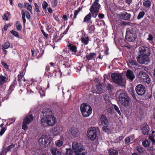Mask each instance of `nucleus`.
<instances>
[{
	"label": "nucleus",
	"mask_w": 155,
	"mask_h": 155,
	"mask_svg": "<svg viewBox=\"0 0 155 155\" xmlns=\"http://www.w3.org/2000/svg\"><path fill=\"white\" fill-rule=\"evenodd\" d=\"M58 65L59 69V71H57V70H55L53 73L45 72V75L47 76L48 78H51L53 76V73L55 72V75L56 76H58L59 74L61 76L62 74L61 71L65 75L70 74L71 71L67 72L68 71L69 68L70 67V65L68 63H65L64 61H58ZM69 70L70 71V70Z\"/></svg>",
	"instance_id": "obj_1"
},
{
	"label": "nucleus",
	"mask_w": 155,
	"mask_h": 155,
	"mask_svg": "<svg viewBox=\"0 0 155 155\" xmlns=\"http://www.w3.org/2000/svg\"><path fill=\"white\" fill-rule=\"evenodd\" d=\"M117 93L119 95V104L122 107L129 106L131 102V99L126 92L121 89L118 90Z\"/></svg>",
	"instance_id": "obj_2"
},
{
	"label": "nucleus",
	"mask_w": 155,
	"mask_h": 155,
	"mask_svg": "<svg viewBox=\"0 0 155 155\" xmlns=\"http://www.w3.org/2000/svg\"><path fill=\"white\" fill-rule=\"evenodd\" d=\"M72 147V149L75 150V155H85L87 153L83 145L81 143L74 142Z\"/></svg>",
	"instance_id": "obj_3"
},
{
	"label": "nucleus",
	"mask_w": 155,
	"mask_h": 155,
	"mask_svg": "<svg viewBox=\"0 0 155 155\" xmlns=\"http://www.w3.org/2000/svg\"><path fill=\"white\" fill-rule=\"evenodd\" d=\"M41 121V124L45 127L54 125L57 122V120L54 116L52 115L44 119L42 118Z\"/></svg>",
	"instance_id": "obj_4"
},
{
	"label": "nucleus",
	"mask_w": 155,
	"mask_h": 155,
	"mask_svg": "<svg viewBox=\"0 0 155 155\" xmlns=\"http://www.w3.org/2000/svg\"><path fill=\"white\" fill-rule=\"evenodd\" d=\"M80 110L84 117H88L92 112L91 107L88 104L84 103L81 104L80 106Z\"/></svg>",
	"instance_id": "obj_5"
},
{
	"label": "nucleus",
	"mask_w": 155,
	"mask_h": 155,
	"mask_svg": "<svg viewBox=\"0 0 155 155\" xmlns=\"http://www.w3.org/2000/svg\"><path fill=\"white\" fill-rule=\"evenodd\" d=\"M136 30L135 28H128L127 29L125 38L129 41H134L137 38Z\"/></svg>",
	"instance_id": "obj_6"
},
{
	"label": "nucleus",
	"mask_w": 155,
	"mask_h": 155,
	"mask_svg": "<svg viewBox=\"0 0 155 155\" xmlns=\"http://www.w3.org/2000/svg\"><path fill=\"white\" fill-rule=\"evenodd\" d=\"M99 1V0H95L89 9L92 16L94 18L97 17L101 7V5L98 3Z\"/></svg>",
	"instance_id": "obj_7"
},
{
	"label": "nucleus",
	"mask_w": 155,
	"mask_h": 155,
	"mask_svg": "<svg viewBox=\"0 0 155 155\" xmlns=\"http://www.w3.org/2000/svg\"><path fill=\"white\" fill-rule=\"evenodd\" d=\"M140 55L137 57V61L140 64L145 63V46H141L139 48Z\"/></svg>",
	"instance_id": "obj_8"
},
{
	"label": "nucleus",
	"mask_w": 155,
	"mask_h": 155,
	"mask_svg": "<svg viewBox=\"0 0 155 155\" xmlns=\"http://www.w3.org/2000/svg\"><path fill=\"white\" fill-rule=\"evenodd\" d=\"M87 136L90 140L94 141L96 139L97 136V130L96 128H89L87 131Z\"/></svg>",
	"instance_id": "obj_9"
},
{
	"label": "nucleus",
	"mask_w": 155,
	"mask_h": 155,
	"mask_svg": "<svg viewBox=\"0 0 155 155\" xmlns=\"http://www.w3.org/2000/svg\"><path fill=\"white\" fill-rule=\"evenodd\" d=\"M102 127L103 130L105 132H107L109 131V129L108 128L109 125V122L107 117L104 115H102L100 118Z\"/></svg>",
	"instance_id": "obj_10"
},
{
	"label": "nucleus",
	"mask_w": 155,
	"mask_h": 155,
	"mask_svg": "<svg viewBox=\"0 0 155 155\" xmlns=\"http://www.w3.org/2000/svg\"><path fill=\"white\" fill-rule=\"evenodd\" d=\"M38 142L44 147H46L50 145L51 141L46 135H42L39 139Z\"/></svg>",
	"instance_id": "obj_11"
},
{
	"label": "nucleus",
	"mask_w": 155,
	"mask_h": 155,
	"mask_svg": "<svg viewBox=\"0 0 155 155\" xmlns=\"http://www.w3.org/2000/svg\"><path fill=\"white\" fill-rule=\"evenodd\" d=\"M111 78L113 82L120 85H121L123 83V78L122 76L117 73H114L111 75Z\"/></svg>",
	"instance_id": "obj_12"
},
{
	"label": "nucleus",
	"mask_w": 155,
	"mask_h": 155,
	"mask_svg": "<svg viewBox=\"0 0 155 155\" xmlns=\"http://www.w3.org/2000/svg\"><path fill=\"white\" fill-rule=\"evenodd\" d=\"M90 50L91 49H87L85 52L86 54L85 57L87 60L88 61L91 60H94L97 55V54L96 53L91 52Z\"/></svg>",
	"instance_id": "obj_13"
},
{
	"label": "nucleus",
	"mask_w": 155,
	"mask_h": 155,
	"mask_svg": "<svg viewBox=\"0 0 155 155\" xmlns=\"http://www.w3.org/2000/svg\"><path fill=\"white\" fill-rule=\"evenodd\" d=\"M52 115V112L51 109L49 108H45L43 110L41 113V119L42 118H45Z\"/></svg>",
	"instance_id": "obj_14"
},
{
	"label": "nucleus",
	"mask_w": 155,
	"mask_h": 155,
	"mask_svg": "<svg viewBox=\"0 0 155 155\" xmlns=\"http://www.w3.org/2000/svg\"><path fill=\"white\" fill-rule=\"evenodd\" d=\"M95 81L97 82L96 88L97 92H96V93L100 94V93H103L105 91L104 85L103 84L101 83L98 78H96Z\"/></svg>",
	"instance_id": "obj_15"
},
{
	"label": "nucleus",
	"mask_w": 155,
	"mask_h": 155,
	"mask_svg": "<svg viewBox=\"0 0 155 155\" xmlns=\"http://www.w3.org/2000/svg\"><path fill=\"white\" fill-rule=\"evenodd\" d=\"M62 126L60 125H58L53 127L51 131L54 136H57L60 135L62 132Z\"/></svg>",
	"instance_id": "obj_16"
},
{
	"label": "nucleus",
	"mask_w": 155,
	"mask_h": 155,
	"mask_svg": "<svg viewBox=\"0 0 155 155\" xmlns=\"http://www.w3.org/2000/svg\"><path fill=\"white\" fill-rule=\"evenodd\" d=\"M135 91L137 94L139 95H142L145 93V87L142 84H138L135 87Z\"/></svg>",
	"instance_id": "obj_17"
},
{
	"label": "nucleus",
	"mask_w": 155,
	"mask_h": 155,
	"mask_svg": "<svg viewBox=\"0 0 155 155\" xmlns=\"http://www.w3.org/2000/svg\"><path fill=\"white\" fill-rule=\"evenodd\" d=\"M119 17L122 20L129 21L130 18L131 14L128 13L127 12H121L119 15Z\"/></svg>",
	"instance_id": "obj_18"
},
{
	"label": "nucleus",
	"mask_w": 155,
	"mask_h": 155,
	"mask_svg": "<svg viewBox=\"0 0 155 155\" xmlns=\"http://www.w3.org/2000/svg\"><path fill=\"white\" fill-rule=\"evenodd\" d=\"M16 80V78H15L13 82L11 84L9 87V89L7 91V99H8L9 95L14 90L15 87V84Z\"/></svg>",
	"instance_id": "obj_19"
},
{
	"label": "nucleus",
	"mask_w": 155,
	"mask_h": 155,
	"mask_svg": "<svg viewBox=\"0 0 155 155\" xmlns=\"http://www.w3.org/2000/svg\"><path fill=\"white\" fill-rule=\"evenodd\" d=\"M34 119V117L30 113L28 115H27L23 120V121L25 123H27L28 124H29L30 123L32 122Z\"/></svg>",
	"instance_id": "obj_20"
},
{
	"label": "nucleus",
	"mask_w": 155,
	"mask_h": 155,
	"mask_svg": "<svg viewBox=\"0 0 155 155\" xmlns=\"http://www.w3.org/2000/svg\"><path fill=\"white\" fill-rule=\"evenodd\" d=\"M126 76L127 78L130 80L131 81H132L135 77L133 72L130 70L127 71L126 74Z\"/></svg>",
	"instance_id": "obj_21"
},
{
	"label": "nucleus",
	"mask_w": 155,
	"mask_h": 155,
	"mask_svg": "<svg viewBox=\"0 0 155 155\" xmlns=\"http://www.w3.org/2000/svg\"><path fill=\"white\" fill-rule=\"evenodd\" d=\"M8 78L1 74L0 75V88H2V85L8 81Z\"/></svg>",
	"instance_id": "obj_22"
},
{
	"label": "nucleus",
	"mask_w": 155,
	"mask_h": 155,
	"mask_svg": "<svg viewBox=\"0 0 155 155\" xmlns=\"http://www.w3.org/2000/svg\"><path fill=\"white\" fill-rule=\"evenodd\" d=\"M50 151L53 155H61V152L55 147L52 148Z\"/></svg>",
	"instance_id": "obj_23"
},
{
	"label": "nucleus",
	"mask_w": 155,
	"mask_h": 155,
	"mask_svg": "<svg viewBox=\"0 0 155 155\" xmlns=\"http://www.w3.org/2000/svg\"><path fill=\"white\" fill-rule=\"evenodd\" d=\"M25 74V72L24 71H22L21 72H20L19 74H18V81L20 86H21L22 84L21 83V79L24 76Z\"/></svg>",
	"instance_id": "obj_24"
},
{
	"label": "nucleus",
	"mask_w": 155,
	"mask_h": 155,
	"mask_svg": "<svg viewBox=\"0 0 155 155\" xmlns=\"http://www.w3.org/2000/svg\"><path fill=\"white\" fill-rule=\"evenodd\" d=\"M81 40L84 45H86L88 44L90 39L88 36L85 37H82Z\"/></svg>",
	"instance_id": "obj_25"
},
{
	"label": "nucleus",
	"mask_w": 155,
	"mask_h": 155,
	"mask_svg": "<svg viewBox=\"0 0 155 155\" xmlns=\"http://www.w3.org/2000/svg\"><path fill=\"white\" fill-rule=\"evenodd\" d=\"M68 46L70 50L72 52H74V54L77 52V47L76 46L69 43Z\"/></svg>",
	"instance_id": "obj_26"
},
{
	"label": "nucleus",
	"mask_w": 155,
	"mask_h": 155,
	"mask_svg": "<svg viewBox=\"0 0 155 155\" xmlns=\"http://www.w3.org/2000/svg\"><path fill=\"white\" fill-rule=\"evenodd\" d=\"M147 51V53H146V64H147L149 62H150V59L148 57L150 54V49L147 47H146V51Z\"/></svg>",
	"instance_id": "obj_27"
},
{
	"label": "nucleus",
	"mask_w": 155,
	"mask_h": 155,
	"mask_svg": "<svg viewBox=\"0 0 155 155\" xmlns=\"http://www.w3.org/2000/svg\"><path fill=\"white\" fill-rule=\"evenodd\" d=\"M127 63L129 67L131 68V66H130V65L131 66H137V64L136 62L132 59H130L127 61Z\"/></svg>",
	"instance_id": "obj_28"
},
{
	"label": "nucleus",
	"mask_w": 155,
	"mask_h": 155,
	"mask_svg": "<svg viewBox=\"0 0 155 155\" xmlns=\"http://www.w3.org/2000/svg\"><path fill=\"white\" fill-rule=\"evenodd\" d=\"M145 75V73L143 71L140 72L138 76V78L141 80H143L144 82L145 81V79L144 78Z\"/></svg>",
	"instance_id": "obj_29"
},
{
	"label": "nucleus",
	"mask_w": 155,
	"mask_h": 155,
	"mask_svg": "<svg viewBox=\"0 0 155 155\" xmlns=\"http://www.w3.org/2000/svg\"><path fill=\"white\" fill-rule=\"evenodd\" d=\"M69 132L74 137H76L77 132L76 129L73 127H71L69 130Z\"/></svg>",
	"instance_id": "obj_30"
},
{
	"label": "nucleus",
	"mask_w": 155,
	"mask_h": 155,
	"mask_svg": "<svg viewBox=\"0 0 155 155\" xmlns=\"http://www.w3.org/2000/svg\"><path fill=\"white\" fill-rule=\"evenodd\" d=\"M15 147V145L14 144H12L8 146L6 148H5L3 149V150L5 152V154H6V153L7 152L9 151H10L11 149H12V148H14Z\"/></svg>",
	"instance_id": "obj_31"
},
{
	"label": "nucleus",
	"mask_w": 155,
	"mask_h": 155,
	"mask_svg": "<svg viewBox=\"0 0 155 155\" xmlns=\"http://www.w3.org/2000/svg\"><path fill=\"white\" fill-rule=\"evenodd\" d=\"M109 155H117L118 152L117 150L113 149H110L108 150Z\"/></svg>",
	"instance_id": "obj_32"
},
{
	"label": "nucleus",
	"mask_w": 155,
	"mask_h": 155,
	"mask_svg": "<svg viewBox=\"0 0 155 155\" xmlns=\"http://www.w3.org/2000/svg\"><path fill=\"white\" fill-rule=\"evenodd\" d=\"M155 137V131H153L152 132L151 135L149 136V139L153 143H155V140L154 137Z\"/></svg>",
	"instance_id": "obj_33"
},
{
	"label": "nucleus",
	"mask_w": 155,
	"mask_h": 155,
	"mask_svg": "<svg viewBox=\"0 0 155 155\" xmlns=\"http://www.w3.org/2000/svg\"><path fill=\"white\" fill-rule=\"evenodd\" d=\"M66 151L65 152V154L66 155H73L75 151H73V150L70 148H66L65 149Z\"/></svg>",
	"instance_id": "obj_34"
},
{
	"label": "nucleus",
	"mask_w": 155,
	"mask_h": 155,
	"mask_svg": "<svg viewBox=\"0 0 155 155\" xmlns=\"http://www.w3.org/2000/svg\"><path fill=\"white\" fill-rule=\"evenodd\" d=\"M136 150L138 151L140 155H143L145 150L143 148L140 146L137 147Z\"/></svg>",
	"instance_id": "obj_35"
},
{
	"label": "nucleus",
	"mask_w": 155,
	"mask_h": 155,
	"mask_svg": "<svg viewBox=\"0 0 155 155\" xmlns=\"http://www.w3.org/2000/svg\"><path fill=\"white\" fill-rule=\"evenodd\" d=\"M87 28L89 31V32L90 33H92L94 32L95 30L94 26L93 25L89 24L88 25Z\"/></svg>",
	"instance_id": "obj_36"
},
{
	"label": "nucleus",
	"mask_w": 155,
	"mask_h": 155,
	"mask_svg": "<svg viewBox=\"0 0 155 155\" xmlns=\"http://www.w3.org/2000/svg\"><path fill=\"white\" fill-rule=\"evenodd\" d=\"M15 27L18 31H21L22 29V26L19 21H17L15 23Z\"/></svg>",
	"instance_id": "obj_37"
},
{
	"label": "nucleus",
	"mask_w": 155,
	"mask_h": 155,
	"mask_svg": "<svg viewBox=\"0 0 155 155\" xmlns=\"http://www.w3.org/2000/svg\"><path fill=\"white\" fill-rule=\"evenodd\" d=\"M91 13H89L88 15H86L84 19V22H88L91 18Z\"/></svg>",
	"instance_id": "obj_38"
},
{
	"label": "nucleus",
	"mask_w": 155,
	"mask_h": 155,
	"mask_svg": "<svg viewBox=\"0 0 155 155\" xmlns=\"http://www.w3.org/2000/svg\"><path fill=\"white\" fill-rule=\"evenodd\" d=\"M10 15V13L8 11H6L5 13L2 16L3 19L4 20L8 21V17Z\"/></svg>",
	"instance_id": "obj_39"
},
{
	"label": "nucleus",
	"mask_w": 155,
	"mask_h": 155,
	"mask_svg": "<svg viewBox=\"0 0 155 155\" xmlns=\"http://www.w3.org/2000/svg\"><path fill=\"white\" fill-rule=\"evenodd\" d=\"M61 38H59L58 36V35L57 33H55L54 35L53 40V42H57L59 41Z\"/></svg>",
	"instance_id": "obj_40"
},
{
	"label": "nucleus",
	"mask_w": 155,
	"mask_h": 155,
	"mask_svg": "<svg viewBox=\"0 0 155 155\" xmlns=\"http://www.w3.org/2000/svg\"><path fill=\"white\" fill-rule=\"evenodd\" d=\"M24 5L28 10L30 12L31 11L32 9V6L31 5H30L28 3L25 2L24 3Z\"/></svg>",
	"instance_id": "obj_41"
},
{
	"label": "nucleus",
	"mask_w": 155,
	"mask_h": 155,
	"mask_svg": "<svg viewBox=\"0 0 155 155\" xmlns=\"http://www.w3.org/2000/svg\"><path fill=\"white\" fill-rule=\"evenodd\" d=\"M22 14H24L25 16H26L27 18L28 19H30L31 18V16L29 12L26 11L24 12L23 11H22L21 12Z\"/></svg>",
	"instance_id": "obj_42"
},
{
	"label": "nucleus",
	"mask_w": 155,
	"mask_h": 155,
	"mask_svg": "<svg viewBox=\"0 0 155 155\" xmlns=\"http://www.w3.org/2000/svg\"><path fill=\"white\" fill-rule=\"evenodd\" d=\"M144 19L140 24V26L142 30L145 29V20Z\"/></svg>",
	"instance_id": "obj_43"
},
{
	"label": "nucleus",
	"mask_w": 155,
	"mask_h": 155,
	"mask_svg": "<svg viewBox=\"0 0 155 155\" xmlns=\"http://www.w3.org/2000/svg\"><path fill=\"white\" fill-rule=\"evenodd\" d=\"M10 45L9 42H6L4 43V44L2 45V48L7 49L10 46Z\"/></svg>",
	"instance_id": "obj_44"
},
{
	"label": "nucleus",
	"mask_w": 155,
	"mask_h": 155,
	"mask_svg": "<svg viewBox=\"0 0 155 155\" xmlns=\"http://www.w3.org/2000/svg\"><path fill=\"white\" fill-rule=\"evenodd\" d=\"M81 9L80 7H79L78 8L77 10H76L74 11L73 20L74 19L76 18L77 15L78 14V13L81 11Z\"/></svg>",
	"instance_id": "obj_45"
},
{
	"label": "nucleus",
	"mask_w": 155,
	"mask_h": 155,
	"mask_svg": "<svg viewBox=\"0 0 155 155\" xmlns=\"http://www.w3.org/2000/svg\"><path fill=\"white\" fill-rule=\"evenodd\" d=\"M145 15V12H144L142 11V12H140L137 17V19L138 20H140L141 19V18H142L143 16H144Z\"/></svg>",
	"instance_id": "obj_46"
},
{
	"label": "nucleus",
	"mask_w": 155,
	"mask_h": 155,
	"mask_svg": "<svg viewBox=\"0 0 155 155\" xmlns=\"http://www.w3.org/2000/svg\"><path fill=\"white\" fill-rule=\"evenodd\" d=\"M28 124L27 123H25V122L23 121V124L22 126V129L24 130L25 131L27 130L28 129Z\"/></svg>",
	"instance_id": "obj_47"
},
{
	"label": "nucleus",
	"mask_w": 155,
	"mask_h": 155,
	"mask_svg": "<svg viewBox=\"0 0 155 155\" xmlns=\"http://www.w3.org/2000/svg\"><path fill=\"white\" fill-rule=\"evenodd\" d=\"M55 143L56 146L60 147L63 144V142L60 140H58L55 141Z\"/></svg>",
	"instance_id": "obj_48"
},
{
	"label": "nucleus",
	"mask_w": 155,
	"mask_h": 155,
	"mask_svg": "<svg viewBox=\"0 0 155 155\" xmlns=\"http://www.w3.org/2000/svg\"><path fill=\"white\" fill-rule=\"evenodd\" d=\"M153 35L151 34H149L148 38H147V40H148L150 43H153Z\"/></svg>",
	"instance_id": "obj_49"
},
{
	"label": "nucleus",
	"mask_w": 155,
	"mask_h": 155,
	"mask_svg": "<svg viewBox=\"0 0 155 155\" xmlns=\"http://www.w3.org/2000/svg\"><path fill=\"white\" fill-rule=\"evenodd\" d=\"M123 134H122L121 136L117 138L115 140V143H118L120 141H121L122 140L124 137V136H123Z\"/></svg>",
	"instance_id": "obj_50"
},
{
	"label": "nucleus",
	"mask_w": 155,
	"mask_h": 155,
	"mask_svg": "<svg viewBox=\"0 0 155 155\" xmlns=\"http://www.w3.org/2000/svg\"><path fill=\"white\" fill-rule=\"evenodd\" d=\"M48 6V3L46 1H44L42 4V8L43 9L46 11V8Z\"/></svg>",
	"instance_id": "obj_51"
},
{
	"label": "nucleus",
	"mask_w": 155,
	"mask_h": 155,
	"mask_svg": "<svg viewBox=\"0 0 155 155\" xmlns=\"http://www.w3.org/2000/svg\"><path fill=\"white\" fill-rule=\"evenodd\" d=\"M58 2L57 0H52L51 5L53 7H57V6Z\"/></svg>",
	"instance_id": "obj_52"
},
{
	"label": "nucleus",
	"mask_w": 155,
	"mask_h": 155,
	"mask_svg": "<svg viewBox=\"0 0 155 155\" xmlns=\"http://www.w3.org/2000/svg\"><path fill=\"white\" fill-rule=\"evenodd\" d=\"M113 107H114V109L118 113V114L120 115H121V113L120 112V111L119 110V109L118 107L116 105H114Z\"/></svg>",
	"instance_id": "obj_53"
},
{
	"label": "nucleus",
	"mask_w": 155,
	"mask_h": 155,
	"mask_svg": "<svg viewBox=\"0 0 155 155\" xmlns=\"http://www.w3.org/2000/svg\"><path fill=\"white\" fill-rule=\"evenodd\" d=\"M10 33L14 36L17 37H19V35L18 33L13 30H12L10 31Z\"/></svg>",
	"instance_id": "obj_54"
},
{
	"label": "nucleus",
	"mask_w": 155,
	"mask_h": 155,
	"mask_svg": "<svg viewBox=\"0 0 155 155\" xmlns=\"http://www.w3.org/2000/svg\"><path fill=\"white\" fill-rule=\"evenodd\" d=\"M107 87V90L109 91H112V90L114 89V87L111 84H108Z\"/></svg>",
	"instance_id": "obj_55"
},
{
	"label": "nucleus",
	"mask_w": 155,
	"mask_h": 155,
	"mask_svg": "<svg viewBox=\"0 0 155 155\" xmlns=\"http://www.w3.org/2000/svg\"><path fill=\"white\" fill-rule=\"evenodd\" d=\"M152 88L151 87H150L149 91L147 92V94L148 98H150L152 97Z\"/></svg>",
	"instance_id": "obj_56"
},
{
	"label": "nucleus",
	"mask_w": 155,
	"mask_h": 155,
	"mask_svg": "<svg viewBox=\"0 0 155 155\" xmlns=\"http://www.w3.org/2000/svg\"><path fill=\"white\" fill-rule=\"evenodd\" d=\"M6 130V127H3L1 129L0 131V135L2 136Z\"/></svg>",
	"instance_id": "obj_57"
},
{
	"label": "nucleus",
	"mask_w": 155,
	"mask_h": 155,
	"mask_svg": "<svg viewBox=\"0 0 155 155\" xmlns=\"http://www.w3.org/2000/svg\"><path fill=\"white\" fill-rule=\"evenodd\" d=\"M1 64L7 70L9 69L8 65H7V64L5 62L2 61Z\"/></svg>",
	"instance_id": "obj_58"
},
{
	"label": "nucleus",
	"mask_w": 155,
	"mask_h": 155,
	"mask_svg": "<svg viewBox=\"0 0 155 155\" xmlns=\"http://www.w3.org/2000/svg\"><path fill=\"white\" fill-rule=\"evenodd\" d=\"M34 5L35 7V11H36L38 13H40V11L39 10V6L36 3H35Z\"/></svg>",
	"instance_id": "obj_59"
},
{
	"label": "nucleus",
	"mask_w": 155,
	"mask_h": 155,
	"mask_svg": "<svg viewBox=\"0 0 155 155\" xmlns=\"http://www.w3.org/2000/svg\"><path fill=\"white\" fill-rule=\"evenodd\" d=\"M141 129L142 133L144 135H145V124H143V126H141Z\"/></svg>",
	"instance_id": "obj_60"
},
{
	"label": "nucleus",
	"mask_w": 155,
	"mask_h": 155,
	"mask_svg": "<svg viewBox=\"0 0 155 155\" xmlns=\"http://www.w3.org/2000/svg\"><path fill=\"white\" fill-rule=\"evenodd\" d=\"M125 143L126 144H129L130 141V137L128 136L125 139Z\"/></svg>",
	"instance_id": "obj_61"
},
{
	"label": "nucleus",
	"mask_w": 155,
	"mask_h": 155,
	"mask_svg": "<svg viewBox=\"0 0 155 155\" xmlns=\"http://www.w3.org/2000/svg\"><path fill=\"white\" fill-rule=\"evenodd\" d=\"M39 93L41 94V96H44L45 95V92L44 91L42 88H41Z\"/></svg>",
	"instance_id": "obj_62"
},
{
	"label": "nucleus",
	"mask_w": 155,
	"mask_h": 155,
	"mask_svg": "<svg viewBox=\"0 0 155 155\" xmlns=\"http://www.w3.org/2000/svg\"><path fill=\"white\" fill-rule=\"evenodd\" d=\"M150 81V80L149 78V76L147 75L146 74V83L149 84Z\"/></svg>",
	"instance_id": "obj_63"
},
{
	"label": "nucleus",
	"mask_w": 155,
	"mask_h": 155,
	"mask_svg": "<svg viewBox=\"0 0 155 155\" xmlns=\"http://www.w3.org/2000/svg\"><path fill=\"white\" fill-rule=\"evenodd\" d=\"M82 66V65L81 64H79V65L78 67L76 68V70L77 72H78L81 71Z\"/></svg>",
	"instance_id": "obj_64"
}]
</instances>
